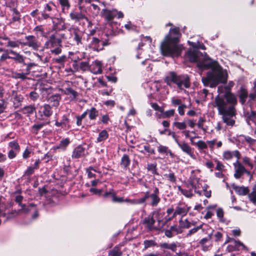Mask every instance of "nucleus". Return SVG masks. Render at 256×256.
I'll return each mask as SVG.
<instances>
[{
    "label": "nucleus",
    "mask_w": 256,
    "mask_h": 256,
    "mask_svg": "<svg viewBox=\"0 0 256 256\" xmlns=\"http://www.w3.org/2000/svg\"><path fill=\"white\" fill-rule=\"evenodd\" d=\"M234 86V83L230 81L226 88L228 90L224 95H218L214 99V106L216 107L218 114L222 115L224 122L227 126H232L235 121L232 119L236 114L235 106L237 100L235 96L229 90Z\"/></svg>",
    "instance_id": "1"
},
{
    "label": "nucleus",
    "mask_w": 256,
    "mask_h": 256,
    "mask_svg": "<svg viewBox=\"0 0 256 256\" xmlns=\"http://www.w3.org/2000/svg\"><path fill=\"white\" fill-rule=\"evenodd\" d=\"M198 66L202 70L211 68L208 72L206 77L202 78L204 85L214 88L219 84H224L228 80V74L226 70H224L217 62H212L206 57L198 63Z\"/></svg>",
    "instance_id": "2"
},
{
    "label": "nucleus",
    "mask_w": 256,
    "mask_h": 256,
    "mask_svg": "<svg viewBox=\"0 0 256 256\" xmlns=\"http://www.w3.org/2000/svg\"><path fill=\"white\" fill-rule=\"evenodd\" d=\"M180 36L178 28L174 27L170 30L160 46V50L163 56H178L180 54L182 47L178 44Z\"/></svg>",
    "instance_id": "3"
},
{
    "label": "nucleus",
    "mask_w": 256,
    "mask_h": 256,
    "mask_svg": "<svg viewBox=\"0 0 256 256\" xmlns=\"http://www.w3.org/2000/svg\"><path fill=\"white\" fill-rule=\"evenodd\" d=\"M165 82L170 86L172 83L176 84L178 88L180 90H183V86L187 88H190V78L187 75H177L174 72H171L166 78Z\"/></svg>",
    "instance_id": "4"
},
{
    "label": "nucleus",
    "mask_w": 256,
    "mask_h": 256,
    "mask_svg": "<svg viewBox=\"0 0 256 256\" xmlns=\"http://www.w3.org/2000/svg\"><path fill=\"white\" fill-rule=\"evenodd\" d=\"M161 200L160 197L159 189L156 187L152 193L150 191H146L144 193V196L141 198L142 204H148L152 207H156Z\"/></svg>",
    "instance_id": "5"
},
{
    "label": "nucleus",
    "mask_w": 256,
    "mask_h": 256,
    "mask_svg": "<svg viewBox=\"0 0 256 256\" xmlns=\"http://www.w3.org/2000/svg\"><path fill=\"white\" fill-rule=\"evenodd\" d=\"M159 214L158 211H154L152 212V216H149L144 218L143 220L142 224L144 225L145 227L149 230H153L160 228L163 226L164 222L159 218H157L158 222L160 224L158 226H155L154 224L156 222L154 219V216H156Z\"/></svg>",
    "instance_id": "6"
},
{
    "label": "nucleus",
    "mask_w": 256,
    "mask_h": 256,
    "mask_svg": "<svg viewBox=\"0 0 256 256\" xmlns=\"http://www.w3.org/2000/svg\"><path fill=\"white\" fill-rule=\"evenodd\" d=\"M90 40L88 47L94 51L99 52L104 49V46L110 44L108 40H103L94 37L89 36Z\"/></svg>",
    "instance_id": "7"
},
{
    "label": "nucleus",
    "mask_w": 256,
    "mask_h": 256,
    "mask_svg": "<svg viewBox=\"0 0 256 256\" xmlns=\"http://www.w3.org/2000/svg\"><path fill=\"white\" fill-rule=\"evenodd\" d=\"M26 42H23L22 46H28L34 50H39L40 52H42L44 50V46L38 40L35 36L29 35L25 36Z\"/></svg>",
    "instance_id": "8"
},
{
    "label": "nucleus",
    "mask_w": 256,
    "mask_h": 256,
    "mask_svg": "<svg viewBox=\"0 0 256 256\" xmlns=\"http://www.w3.org/2000/svg\"><path fill=\"white\" fill-rule=\"evenodd\" d=\"M100 16L104 18L107 22L112 20L115 17L118 18H122L124 14L122 12H118L116 9L108 10L104 8L100 12Z\"/></svg>",
    "instance_id": "9"
},
{
    "label": "nucleus",
    "mask_w": 256,
    "mask_h": 256,
    "mask_svg": "<svg viewBox=\"0 0 256 256\" xmlns=\"http://www.w3.org/2000/svg\"><path fill=\"white\" fill-rule=\"evenodd\" d=\"M190 209V207L188 206L186 203L183 202H178L176 206L172 216L168 218V220H172L176 216H180L181 218L186 216Z\"/></svg>",
    "instance_id": "10"
},
{
    "label": "nucleus",
    "mask_w": 256,
    "mask_h": 256,
    "mask_svg": "<svg viewBox=\"0 0 256 256\" xmlns=\"http://www.w3.org/2000/svg\"><path fill=\"white\" fill-rule=\"evenodd\" d=\"M79 11L76 10H72L70 14V19L74 22H78L81 20H86L88 21V18L82 12V6H79Z\"/></svg>",
    "instance_id": "11"
},
{
    "label": "nucleus",
    "mask_w": 256,
    "mask_h": 256,
    "mask_svg": "<svg viewBox=\"0 0 256 256\" xmlns=\"http://www.w3.org/2000/svg\"><path fill=\"white\" fill-rule=\"evenodd\" d=\"M38 114L39 116L38 119L40 120H43L44 119V116L46 118L50 117L52 114L51 106L50 104H44L40 107Z\"/></svg>",
    "instance_id": "12"
},
{
    "label": "nucleus",
    "mask_w": 256,
    "mask_h": 256,
    "mask_svg": "<svg viewBox=\"0 0 256 256\" xmlns=\"http://www.w3.org/2000/svg\"><path fill=\"white\" fill-rule=\"evenodd\" d=\"M62 45V38H58L56 34H52L48 40H47L44 46V48L48 49L53 47L60 46Z\"/></svg>",
    "instance_id": "13"
},
{
    "label": "nucleus",
    "mask_w": 256,
    "mask_h": 256,
    "mask_svg": "<svg viewBox=\"0 0 256 256\" xmlns=\"http://www.w3.org/2000/svg\"><path fill=\"white\" fill-rule=\"evenodd\" d=\"M175 141L183 152L186 154L192 159H196V158L194 154L193 149L188 144L185 142H180L177 139H176Z\"/></svg>",
    "instance_id": "14"
},
{
    "label": "nucleus",
    "mask_w": 256,
    "mask_h": 256,
    "mask_svg": "<svg viewBox=\"0 0 256 256\" xmlns=\"http://www.w3.org/2000/svg\"><path fill=\"white\" fill-rule=\"evenodd\" d=\"M21 15L20 12L16 8L12 10V18L10 22V24L11 27L14 28H18L20 27V24Z\"/></svg>",
    "instance_id": "15"
},
{
    "label": "nucleus",
    "mask_w": 256,
    "mask_h": 256,
    "mask_svg": "<svg viewBox=\"0 0 256 256\" xmlns=\"http://www.w3.org/2000/svg\"><path fill=\"white\" fill-rule=\"evenodd\" d=\"M248 250V248L243 243L239 240H234V242L230 244L227 246L226 250L228 252H232L236 250Z\"/></svg>",
    "instance_id": "16"
},
{
    "label": "nucleus",
    "mask_w": 256,
    "mask_h": 256,
    "mask_svg": "<svg viewBox=\"0 0 256 256\" xmlns=\"http://www.w3.org/2000/svg\"><path fill=\"white\" fill-rule=\"evenodd\" d=\"M70 36L75 41L77 45L82 44V32L78 29L76 28H70Z\"/></svg>",
    "instance_id": "17"
},
{
    "label": "nucleus",
    "mask_w": 256,
    "mask_h": 256,
    "mask_svg": "<svg viewBox=\"0 0 256 256\" xmlns=\"http://www.w3.org/2000/svg\"><path fill=\"white\" fill-rule=\"evenodd\" d=\"M234 165L235 169L234 176L236 178L239 179L246 171V169L243 165L239 162L238 160H236Z\"/></svg>",
    "instance_id": "18"
},
{
    "label": "nucleus",
    "mask_w": 256,
    "mask_h": 256,
    "mask_svg": "<svg viewBox=\"0 0 256 256\" xmlns=\"http://www.w3.org/2000/svg\"><path fill=\"white\" fill-rule=\"evenodd\" d=\"M70 120L68 116L66 114L62 116L60 122L56 121L55 125L58 126H62L65 130H68L70 128Z\"/></svg>",
    "instance_id": "19"
},
{
    "label": "nucleus",
    "mask_w": 256,
    "mask_h": 256,
    "mask_svg": "<svg viewBox=\"0 0 256 256\" xmlns=\"http://www.w3.org/2000/svg\"><path fill=\"white\" fill-rule=\"evenodd\" d=\"M187 56L191 62H196L197 64L202 56V54L198 50H190L187 52Z\"/></svg>",
    "instance_id": "20"
},
{
    "label": "nucleus",
    "mask_w": 256,
    "mask_h": 256,
    "mask_svg": "<svg viewBox=\"0 0 256 256\" xmlns=\"http://www.w3.org/2000/svg\"><path fill=\"white\" fill-rule=\"evenodd\" d=\"M54 29L56 30H64L66 28L64 19L62 17L54 18L52 20Z\"/></svg>",
    "instance_id": "21"
},
{
    "label": "nucleus",
    "mask_w": 256,
    "mask_h": 256,
    "mask_svg": "<svg viewBox=\"0 0 256 256\" xmlns=\"http://www.w3.org/2000/svg\"><path fill=\"white\" fill-rule=\"evenodd\" d=\"M85 148L79 145L74 150L72 157V158H79L85 156Z\"/></svg>",
    "instance_id": "22"
},
{
    "label": "nucleus",
    "mask_w": 256,
    "mask_h": 256,
    "mask_svg": "<svg viewBox=\"0 0 256 256\" xmlns=\"http://www.w3.org/2000/svg\"><path fill=\"white\" fill-rule=\"evenodd\" d=\"M60 100L61 96L59 94H52L48 98V102L50 105L51 104L52 106L56 108L59 106Z\"/></svg>",
    "instance_id": "23"
},
{
    "label": "nucleus",
    "mask_w": 256,
    "mask_h": 256,
    "mask_svg": "<svg viewBox=\"0 0 256 256\" xmlns=\"http://www.w3.org/2000/svg\"><path fill=\"white\" fill-rule=\"evenodd\" d=\"M158 151L162 156H166L169 154L171 158L175 156V154L172 152L171 150L164 146L160 144L158 146Z\"/></svg>",
    "instance_id": "24"
},
{
    "label": "nucleus",
    "mask_w": 256,
    "mask_h": 256,
    "mask_svg": "<svg viewBox=\"0 0 256 256\" xmlns=\"http://www.w3.org/2000/svg\"><path fill=\"white\" fill-rule=\"evenodd\" d=\"M8 53L13 55V56H10V59L18 63L23 64L24 62V58L23 56L12 50H9Z\"/></svg>",
    "instance_id": "25"
},
{
    "label": "nucleus",
    "mask_w": 256,
    "mask_h": 256,
    "mask_svg": "<svg viewBox=\"0 0 256 256\" xmlns=\"http://www.w3.org/2000/svg\"><path fill=\"white\" fill-rule=\"evenodd\" d=\"M102 64L100 61L96 60L93 66H90V72L94 74H100L102 72Z\"/></svg>",
    "instance_id": "26"
},
{
    "label": "nucleus",
    "mask_w": 256,
    "mask_h": 256,
    "mask_svg": "<svg viewBox=\"0 0 256 256\" xmlns=\"http://www.w3.org/2000/svg\"><path fill=\"white\" fill-rule=\"evenodd\" d=\"M238 140L239 142L244 143V142H246L250 145H254L255 144L256 142V140L251 138L248 136H246L244 134H240L239 136H237Z\"/></svg>",
    "instance_id": "27"
},
{
    "label": "nucleus",
    "mask_w": 256,
    "mask_h": 256,
    "mask_svg": "<svg viewBox=\"0 0 256 256\" xmlns=\"http://www.w3.org/2000/svg\"><path fill=\"white\" fill-rule=\"evenodd\" d=\"M232 187L235 192L239 195L244 196L248 193L249 190L247 187L239 186L232 184Z\"/></svg>",
    "instance_id": "28"
},
{
    "label": "nucleus",
    "mask_w": 256,
    "mask_h": 256,
    "mask_svg": "<svg viewBox=\"0 0 256 256\" xmlns=\"http://www.w3.org/2000/svg\"><path fill=\"white\" fill-rule=\"evenodd\" d=\"M130 164V160L129 156L126 154H124L120 160V166L124 168H128Z\"/></svg>",
    "instance_id": "29"
},
{
    "label": "nucleus",
    "mask_w": 256,
    "mask_h": 256,
    "mask_svg": "<svg viewBox=\"0 0 256 256\" xmlns=\"http://www.w3.org/2000/svg\"><path fill=\"white\" fill-rule=\"evenodd\" d=\"M36 110V107L34 104H30L24 107L22 109V112L23 114H31Z\"/></svg>",
    "instance_id": "30"
},
{
    "label": "nucleus",
    "mask_w": 256,
    "mask_h": 256,
    "mask_svg": "<svg viewBox=\"0 0 256 256\" xmlns=\"http://www.w3.org/2000/svg\"><path fill=\"white\" fill-rule=\"evenodd\" d=\"M54 18V16H51L50 14H47L44 11H42L40 12V16H39L37 20L38 21L41 22L44 20H46L48 18H50L52 20H53Z\"/></svg>",
    "instance_id": "31"
},
{
    "label": "nucleus",
    "mask_w": 256,
    "mask_h": 256,
    "mask_svg": "<svg viewBox=\"0 0 256 256\" xmlns=\"http://www.w3.org/2000/svg\"><path fill=\"white\" fill-rule=\"evenodd\" d=\"M58 2L61 6L63 12H66L70 8V4L68 0H58Z\"/></svg>",
    "instance_id": "32"
},
{
    "label": "nucleus",
    "mask_w": 256,
    "mask_h": 256,
    "mask_svg": "<svg viewBox=\"0 0 256 256\" xmlns=\"http://www.w3.org/2000/svg\"><path fill=\"white\" fill-rule=\"evenodd\" d=\"M248 92L246 90L242 87L240 88L239 98L240 102L242 103V104H244L246 102Z\"/></svg>",
    "instance_id": "33"
},
{
    "label": "nucleus",
    "mask_w": 256,
    "mask_h": 256,
    "mask_svg": "<svg viewBox=\"0 0 256 256\" xmlns=\"http://www.w3.org/2000/svg\"><path fill=\"white\" fill-rule=\"evenodd\" d=\"M108 137V132L104 130H102V132H100L98 136L96 138V142H102L106 140Z\"/></svg>",
    "instance_id": "34"
},
{
    "label": "nucleus",
    "mask_w": 256,
    "mask_h": 256,
    "mask_svg": "<svg viewBox=\"0 0 256 256\" xmlns=\"http://www.w3.org/2000/svg\"><path fill=\"white\" fill-rule=\"evenodd\" d=\"M22 42L20 40L15 41L8 40L6 46L12 48H19L20 45L22 46Z\"/></svg>",
    "instance_id": "35"
},
{
    "label": "nucleus",
    "mask_w": 256,
    "mask_h": 256,
    "mask_svg": "<svg viewBox=\"0 0 256 256\" xmlns=\"http://www.w3.org/2000/svg\"><path fill=\"white\" fill-rule=\"evenodd\" d=\"M179 223L180 228H188L194 225V223H191L188 222L187 219L182 220V218H181L180 220H179Z\"/></svg>",
    "instance_id": "36"
},
{
    "label": "nucleus",
    "mask_w": 256,
    "mask_h": 256,
    "mask_svg": "<svg viewBox=\"0 0 256 256\" xmlns=\"http://www.w3.org/2000/svg\"><path fill=\"white\" fill-rule=\"evenodd\" d=\"M49 122H40L39 124H34L32 127V131L33 133L37 134L40 129L44 126Z\"/></svg>",
    "instance_id": "37"
},
{
    "label": "nucleus",
    "mask_w": 256,
    "mask_h": 256,
    "mask_svg": "<svg viewBox=\"0 0 256 256\" xmlns=\"http://www.w3.org/2000/svg\"><path fill=\"white\" fill-rule=\"evenodd\" d=\"M88 111L90 120H94L98 116V112L94 108H92L90 110H88Z\"/></svg>",
    "instance_id": "38"
},
{
    "label": "nucleus",
    "mask_w": 256,
    "mask_h": 256,
    "mask_svg": "<svg viewBox=\"0 0 256 256\" xmlns=\"http://www.w3.org/2000/svg\"><path fill=\"white\" fill-rule=\"evenodd\" d=\"M173 126L176 127L178 130H184L186 128V124L185 122H174L172 123Z\"/></svg>",
    "instance_id": "39"
},
{
    "label": "nucleus",
    "mask_w": 256,
    "mask_h": 256,
    "mask_svg": "<svg viewBox=\"0 0 256 256\" xmlns=\"http://www.w3.org/2000/svg\"><path fill=\"white\" fill-rule=\"evenodd\" d=\"M178 190L185 196L187 198H191L193 194L192 193V190H184L181 188L180 186H178Z\"/></svg>",
    "instance_id": "40"
},
{
    "label": "nucleus",
    "mask_w": 256,
    "mask_h": 256,
    "mask_svg": "<svg viewBox=\"0 0 256 256\" xmlns=\"http://www.w3.org/2000/svg\"><path fill=\"white\" fill-rule=\"evenodd\" d=\"M147 170L153 174L158 175L157 172L156 164H148L147 165Z\"/></svg>",
    "instance_id": "41"
},
{
    "label": "nucleus",
    "mask_w": 256,
    "mask_h": 256,
    "mask_svg": "<svg viewBox=\"0 0 256 256\" xmlns=\"http://www.w3.org/2000/svg\"><path fill=\"white\" fill-rule=\"evenodd\" d=\"M28 97L30 100L35 102L38 100L40 97L39 94L36 92V88L30 92L28 94Z\"/></svg>",
    "instance_id": "42"
},
{
    "label": "nucleus",
    "mask_w": 256,
    "mask_h": 256,
    "mask_svg": "<svg viewBox=\"0 0 256 256\" xmlns=\"http://www.w3.org/2000/svg\"><path fill=\"white\" fill-rule=\"evenodd\" d=\"M249 198L254 204H256V184L254 186L252 191L249 194Z\"/></svg>",
    "instance_id": "43"
},
{
    "label": "nucleus",
    "mask_w": 256,
    "mask_h": 256,
    "mask_svg": "<svg viewBox=\"0 0 256 256\" xmlns=\"http://www.w3.org/2000/svg\"><path fill=\"white\" fill-rule=\"evenodd\" d=\"M175 112V110L174 109H171L166 112H164L162 113V116L164 118H168L170 116H172L174 115Z\"/></svg>",
    "instance_id": "44"
},
{
    "label": "nucleus",
    "mask_w": 256,
    "mask_h": 256,
    "mask_svg": "<svg viewBox=\"0 0 256 256\" xmlns=\"http://www.w3.org/2000/svg\"><path fill=\"white\" fill-rule=\"evenodd\" d=\"M11 76L16 79L20 78L22 80H24L26 78V74L23 72H12Z\"/></svg>",
    "instance_id": "45"
},
{
    "label": "nucleus",
    "mask_w": 256,
    "mask_h": 256,
    "mask_svg": "<svg viewBox=\"0 0 256 256\" xmlns=\"http://www.w3.org/2000/svg\"><path fill=\"white\" fill-rule=\"evenodd\" d=\"M66 56L65 55H62L58 58H54L52 59V62L54 64H63L66 61Z\"/></svg>",
    "instance_id": "46"
},
{
    "label": "nucleus",
    "mask_w": 256,
    "mask_h": 256,
    "mask_svg": "<svg viewBox=\"0 0 256 256\" xmlns=\"http://www.w3.org/2000/svg\"><path fill=\"white\" fill-rule=\"evenodd\" d=\"M64 94L68 95H72L74 98H76L78 96V93L70 88H66L64 90Z\"/></svg>",
    "instance_id": "47"
},
{
    "label": "nucleus",
    "mask_w": 256,
    "mask_h": 256,
    "mask_svg": "<svg viewBox=\"0 0 256 256\" xmlns=\"http://www.w3.org/2000/svg\"><path fill=\"white\" fill-rule=\"evenodd\" d=\"M8 107V102L4 99H2L0 102V114L6 112V110Z\"/></svg>",
    "instance_id": "48"
},
{
    "label": "nucleus",
    "mask_w": 256,
    "mask_h": 256,
    "mask_svg": "<svg viewBox=\"0 0 256 256\" xmlns=\"http://www.w3.org/2000/svg\"><path fill=\"white\" fill-rule=\"evenodd\" d=\"M62 45H60V46H58L53 47L52 48H50V52L52 54L58 55L62 52Z\"/></svg>",
    "instance_id": "49"
},
{
    "label": "nucleus",
    "mask_w": 256,
    "mask_h": 256,
    "mask_svg": "<svg viewBox=\"0 0 256 256\" xmlns=\"http://www.w3.org/2000/svg\"><path fill=\"white\" fill-rule=\"evenodd\" d=\"M80 67L81 70L83 71L90 70V66L88 62H81L80 63Z\"/></svg>",
    "instance_id": "50"
},
{
    "label": "nucleus",
    "mask_w": 256,
    "mask_h": 256,
    "mask_svg": "<svg viewBox=\"0 0 256 256\" xmlns=\"http://www.w3.org/2000/svg\"><path fill=\"white\" fill-rule=\"evenodd\" d=\"M144 247L145 249L154 246L156 245V243L154 240H145L144 242Z\"/></svg>",
    "instance_id": "51"
},
{
    "label": "nucleus",
    "mask_w": 256,
    "mask_h": 256,
    "mask_svg": "<svg viewBox=\"0 0 256 256\" xmlns=\"http://www.w3.org/2000/svg\"><path fill=\"white\" fill-rule=\"evenodd\" d=\"M200 150H203L208 148V145L206 142L202 140H198L195 144Z\"/></svg>",
    "instance_id": "52"
},
{
    "label": "nucleus",
    "mask_w": 256,
    "mask_h": 256,
    "mask_svg": "<svg viewBox=\"0 0 256 256\" xmlns=\"http://www.w3.org/2000/svg\"><path fill=\"white\" fill-rule=\"evenodd\" d=\"M22 210H20L24 212H28L30 210H31L32 208H34L35 205L34 204H30L28 206H26L24 204L22 205Z\"/></svg>",
    "instance_id": "53"
},
{
    "label": "nucleus",
    "mask_w": 256,
    "mask_h": 256,
    "mask_svg": "<svg viewBox=\"0 0 256 256\" xmlns=\"http://www.w3.org/2000/svg\"><path fill=\"white\" fill-rule=\"evenodd\" d=\"M124 202L130 203L132 204H142L141 198L138 199L131 200L130 198L124 199Z\"/></svg>",
    "instance_id": "54"
},
{
    "label": "nucleus",
    "mask_w": 256,
    "mask_h": 256,
    "mask_svg": "<svg viewBox=\"0 0 256 256\" xmlns=\"http://www.w3.org/2000/svg\"><path fill=\"white\" fill-rule=\"evenodd\" d=\"M54 10V8L50 4H46L44 8L43 11L45 12L47 14H50L51 16H54L52 14V12Z\"/></svg>",
    "instance_id": "55"
},
{
    "label": "nucleus",
    "mask_w": 256,
    "mask_h": 256,
    "mask_svg": "<svg viewBox=\"0 0 256 256\" xmlns=\"http://www.w3.org/2000/svg\"><path fill=\"white\" fill-rule=\"evenodd\" d=\"M208 90L206 88H204V89L200 90L198 92L200 98L201 100H205L208 96Z\"/></svg>",
    "instance_id": "56"
},
{
    "label": "nucleus",
    "mask_w": 256,
    "mask_h": 256,
    "mask_svg": "<svg viewBox=\"0 0 256 256\" xmlns=\"http://www.w3.org/2000/svg\"><path fill=\"white\" fill-rule=\"evenodd\" d=\"M110 254L111 256H122V252L118 248L115 247L110 252Z\"/></svg>",
    "instance_id": "57"
},
{
    "label": "nucleus",
    "mask_w": 256,
    "mask_h": 256,
    "mask_svg": "<svg viewBox=\"0 0 256 256\" xmlns=\"http://www.w3.org/2000/svg\"><path fill=\"white\" fill-rule=\"evenodd\" d=\"M180 228H181L180 226H178L177 225H174L171 226L170 229L174 234H177L182 232Z\"/></svg>",
    "instance_id": "58"
},
{
    "label": "nucleus",
    "mask_w": 256,
    "mask_h": 256,
    "mask_svg": "<svg viewBox=\"0 0 256 256\" xmlns=\"http://www.w3.org/2000/svg\"><path fill=\"white\" fill-rule=\"evenodd\" d=\"M8 146L10 148H12V150H18L20 148L18 142L15 140L10 142L8 144Z\"/></svg>",
    "instance_id": "59"
},
{
    "label": "nucleus",
    "mask_w": 256,
    "mask_h": 256,
    "mask_svg": "<svg viewBox=\"0 0 256 256\" xmlns=\"http://www.w3.org/2000/svg\"><path fill=\"white\" fill-rule=\"evenodd\" d=\"M92 170H94L95 172H96V170L92 166H90L86 169V172L88 174V176L89 178L96 177L95 174L92 172Z\"/></svg>",
    "instance_id": "60"
},
{
    "label": "nucleus",
    "mask_w": 256,
    "mask_h": 256,
    "mask_svg": "<svg viewBox=\"0 0 256 256\" xmlns=\"http://www.w3.org/2000/svg\"><path fill=\"white\" fill-rule=\"evenodd\" d=\"M35 170H36L32 166H28L26 170L24 172L23 176H30L34 173Z\"/></svg>",
    "instance_id": "61"
},
{
    "label": "nucleus",
    "mask_w": 256,
    "mask_h": 256,
    "mask_svg": "<svg viewBox=\"0 0 256 256\" xmlns=\"http://www.w3.org/2000/svg\"><path fill=\"white\" fill-rule=\"evenodd\" d=\"M223 158L226 160H230L233 158V153L230 151H226L223 154Z\"/></svg>",
    "instance_id": "62"
},
{
    "label": "nucleus",
    "mask_w": 256,
    "mask_h": 256,
    "mask_svg": "<svg viewBox=\"0 0 256 256\" xmlns=\"http://www.w3.org/2000/svg\"><path fill=\"white\" fill-rule=\"evenodd\" d=\"M242 162L244 164L248 165L250 168L254 167V164L250 162V160L247 156H244L242 158Z\"/></svg>",
    "instance_id": "63"
},
{
    "label": "nucleus",
    "mask_w": 256,
    "mask_h": 256,
    "mask_svg": "<svg viewBox=\"0 0 256 256\" xmlns=\"http://www.w3.org/2000/svg\"><path fill=\"white\" fill-rule=\"evenodd\" d=\"M32 152V149L26 148L22 154V158L25 160L28 158L30 156Z\"/></svg>",
    "instance_id": "64"
}]
</instances>
